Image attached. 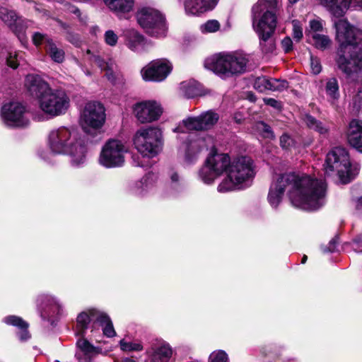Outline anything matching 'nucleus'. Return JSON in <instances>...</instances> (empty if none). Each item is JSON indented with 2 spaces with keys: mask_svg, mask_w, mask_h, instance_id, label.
Here are the masks:
<instances>
[{
  "mask_svg": "<svg viewBox=\"0 0 362 362\" xmlns=\"http://www.w3.org/2000/svg\"><path fill=\"white\" fill-rule=\"evenodd\" d=\"M304 122L311 129L315 130L320 134H325L328 132V128L326 125L321 122L316 120L310 115H305L304 117Z\"/></svg>",
  "mask_w": 362,
  "mask_h": 362,
  "instance_id": "4c0bfd02",
  "label": "nucleus"
},
{
  "mask_svg": "<svg viewBox=\"0 0 362 362\" xmlns=\"http://www.w3.org/2000/svg\"><path fill=\"white\" fill-rule=\"evenodd\" d=\"M76 333L81 337L76 344L75 357L77 362H93V358L102 352L101 348L93 345L87 337V332L82 334L76 329Z\"/></svg>",
  "mask_w": 362,
  "mask_h": 362,
  "instance_id": "6ab92c4d",
  "label": "nucleus"
},
{
  "mask_svg": "<svg viewBox=\"0 0 362 362\" xmlns=\"http://www.w3.org/2000/svg\"><path fill=\"white\" fill-rule=\"evenodd\" d=\"M254 88L259 92L267 90L281 91L288 88V82L285 80L260 76L255 80Z\"/></svg>",
  "mask_w": 362,
  "mask_h": 362,
  "instance_id": "b1692460",
  "label": "nucleus"
},
{
  "mask_svg": "<svg viewBox=\"0 0 362 362\" xmlns=\"http://www.w3.org/2000/svg\"><path fill=\"white\" fill-rule=\"evenodd\" d=\"M47 40L51 39L47 35L42 34L40 33L37 32L33 35V42L36 46L45 43V45L46 47Z\"/></svg>",
  "mask_w": 362,
  "mask_h": 362,
  "instance_id": "3c124183",
  "label": "nucleus"
},
{
  "mask_svg": "<svg viewBox=\"0 0 362 362\" xmlns=\"http://www.w3.org/2000/svg\"><path fill=\"white\" fill-rule=\"evenodd\" d=\"M173 352V349L168 342L158 341L148 350L146 362H169Z\"/></svg>",
  "mask_w": 362,
  "mask_h": 362,
  "instance_id": "412c9836",
  "label": "nucleus"
},
{
  "mask_svg": "<svg viewBox=\"0 0 362 362\" xmlns=\"http://www.w3.org/2000/svg\"><path fill=\"white\" fill-rule=\"evenodd\" d=\"M69 40L70 42H71L72 43L76 44V45H77V43H78V40L74 41V40H71V39H69Z\"/></svg>",
  "mask_w": 362,
  "mask_h": 362,
  "instance_id": "69168bd1",
  "label": "nucleus"
},
{
  "mask_svg": "<svg viewBox=\"0 0 362 362\" xmlns=\"http://www.w3.org/2000/svg\"><path fill=\"white\" fill-rule=\"evenodd\" d=\"M180 88L187 98H194L199 95V89L195 82H183Z\"/></svg>",
  "mask_w": 362,
  "mask_h": 362,
  "instance_id": "a19ab883",
  "label": "nucleus"
},
{
  "mask_svg": "<svg viewBox=\"0 0 362 362\" xmlns=\"http://www.w3.org/2000/svg\"><path fill=\"white\" fill-rule=\"evenodd\" d=\"M38 301L45 304L41 310L42 318L52 320L62 315V306L54 298L48 295H43L39 297Z\"/></svg>",
  "mask_w": 362,
  "mask_h": 362,
  "instance_id": "4be33fe9",
  "label": "nucleus"
},
{
  "mask_svg": "<svg viewBox=\"0 0 362 362\" xmlns=\"http://www.w3.org/2000/svg\"><path fill=\"white\" fill-rule=\"evenodd\" d=\"M101 327L104 336L111 338L116 335L112 322L105 313L95 309H90L81 312L76 319V329L82 334L90 329V334L88 335L90 339L100 341Z\"/></svg>",
  "mask_w": 362,
  "mask_h": 362,
  "instance_id": "39448f33",
  "label": "nucleus"
},
{
  "mask_svg": "<svg viewBox=\"0 0 362 362\" xmlns=\"http://www.w3.org/2000/svg\"><path fill=\"white\" fill-rule=\"evenodd\" d=\"M213 145V138L207 136L206 138H197L191 140L185 147V159L186 163H191L196 158L197 155L203 149L208 148Z\"/></svg>",
  "mask_w": 362,
  "mask_h": 362,
  "instance_id": "5701e85b",
  "label": "nucleus"
},
{
  "mask_svg": "<svg viewBox=\"0 0 362 362\" xmlns=\"http://www.w3.org/2000/svg\"><path fill=\"white\" fill-rule=\"evenodd\" d=\"M173 69L172 64L166 59L153 60L141 70L142 78L146 81L160 82L165 80Z\"/></svg>",
  "mask_w": 362,
  "mask_h": 362,
  "instance_id": "f3484780",
  "label": "nucleus"
},
{
  "mask_svg": "<svg viewBox=\"0 0 362 362\" xmlns=\"http://www.w3.org/2000/svg\"><path fill=\"white\" fill-rule=\"evenodd\" d=\"M351 248L356 252H362V235L356 238L351 243Z\"/></svg>",
  "mask_w": 362,
  "mask_h": 362,
  "instance_id": "5fc2aeb1",
  "label": "nucleus"
},
{
  "mask_svg": "<svg viewBox=\"0 0 362 362\" xmlns=\"http://www.w3.org/2000/svg\"><path fill=\"white\" fill-rule=\"evenodd\" d=\"M298 0H289V2L291 3V4H295L298 1Z\"/></svg>",
  "mask_w": 362,
  "mask_h": 362,
  "instance_id": "338daca9",
  "label": "nucleus"
},
{
  "mask_svg": "<svg viewBox=\"0 0 362 362\" xmlns=\"http://www.w3.org/2000/svg\"><path fill=\"white\" fill-rule=\"evenodd\" d=\"M278 2L279 0H259L252 8L254 20H257V15L261 13L264 14L267 12H271L276 17L274 10L277 7Z\"/></svg>",
  "mask_w": 362,
  "mask_h": 362,
  "instance_id": "f704fd0d",
  "label": "nucleus"
},
{
  "mask_svg": "<svg viewBox=\"0 0 362 362\" xmlns=\"http://www.w3.org/2000/svg\"><path fill=\"white\" fill-rule=\"evenodd\" d=\"M220 28L219 23L216 20H210L201 26L203 33H214Z\"/></svg>",
  "mask_w": 362,
  "mask_h": 362,
  "instance_id": "8fccbe9b",
  "label": "nucleus"
},
{
  "mask_svg": "<svg viewBox=\"0 0 362 362\" xmlns=\"http://www.w3.org/2000/svg\"><path fill=\"white\" fill-rule=\"evenodd\" d=\"M231 158L227 153H211L199 171L200 178L206 184L212 183L224 172L226 173Z\"/></svg>",
  "mask_w": 362,
  "mask_h": 362,
  "instance_id": "f8f14e48",
  "label": "nucleus"
},
{
  "mask_svg": "<svg viewBox=\"0 0 362 362\" xmlns=\"http://www.w3.org/2000/svg\"><path fill=\"white\" fill-rule=\"evenodd\" d=\"M248 59L239 52H221L207 58L204 66L221 78L241 74L246 71Z\"/></svg>",
  "mask_w": 362,
  "mask_h": 362,
  "instance_id": "423d86ee",
  "label": "nucleus"
},
{
  "mask_svg": "<svg viewBox=\"0 0 362 362\" xmlns=\"http://www.w3.org/2000/svg\"><path fill=\"white\" fill-rule=\"evenodd\" d=\"M254 131L266 139H274V134L271 127L263 122H257L254 125Z\"/></svg>",
  "mask_w": 362,
  "mask_h": 362,
  "instance_id": "ea45409f",
  "label": "nucleus"
},
{
  "mask_svg": "<svg viewBox=\"0 0 362 362\" xmlns=\"http://www.w3.org/2000/svg\"><path fill=\"white\" fill-rule=\"evenodd\" d=\"M127 152L126 146L118 140H109L102 148L99 156V163L105 168H112L123 165L124 155Z\"/></svg>",
  "mask_w": 362,
  "mask_h": 362,
  "instance_id": "4468645a",
  "label": "nucleus"
},
{
  "mask_svg": "<svg viewBox=\"0 0 362 362\" xmlns=\"http://www.w3.org/2000/svg\"><path fill=\"white\" fill-rule=\"evenodd\" d=\"M106 119L105 110L98 102L86 104L81 114V124L88 135L95 137L101 134Z\"/></svg>",
  "mask_w": 362,
  "mask_h": 362,
  "instance_id": "9d476101",
  "label": "nucleus"
},
{
  "mask_svg": "<svg viewBox=\"0 0 362 362\" xmlns=\"http://www.w3.org/2000/svg\"><path fill=\"white\" fill-rule=\"evenodd\" d=\"M350 106L355 111H362V86L359 87L357 91L354 93L350 101Z\"/></svg>",
  "mask_w": 362,
  "mask_h": 362,
  "instance_id": "a18cd8bd",
  "label": "nucleus"
},
{
  "mask_svg": "<svg viewBox=\"0 0 362 362\" xmlns=\"http://www.w3.org/2000/svg\"><path fill=\"white\" fill-rule=\"evenodd\" d=\"M310 37L313 41V45L320 50L329 49L332 45V40L327 35L314 33Z\"/></svg>",
  "mask_w": 362,
  "mask_h": 362,
  "instance_id": "e433bc0d",
  "label": "nucleus"
},
{
  "mask_svg": "<svg viewBox=\"0 0 362 362\" xmlns=\"http://www.w3.org/2000/svg\"><path fill=\"white\" fill-rule=\"evenodd\" d=\"M105 5L119 18L130 12L134 6V0H103Z\"/></svg>",
  "mask_w": 362,
  "mask_h": 362,
  "instance_id": "c756f323",
  "label": "nucleus"
},
{
  "mask_svg": "<svg viewBox=\"0 0 362 362\" xmlns=\"http://www.w3.org/2000/svg\"><path fill=\"white\" fill-rule=\"evenodd\" d=\"M293 37L298 41L303 37L302 28L300 26L298 21H293Z\"/></svg>",
  "mask_w": 362,
  "mask_h": 362,
  "instance_id": "864d4df0",
  "label": "nucleus"
},
{
  "mask_svg": "<svg viewBox=\"0 0 362 362\" xmlns=\"http://www.w3.org/2000/svg\"><path fill=\"white\" fill-rule=\"evenodd\" d=\"M157 180L158 177L155 174L148 173L135 184L132 189L133 192L140 197L153 193L156 190Z\"/></svg>",
  "mask_w": 362,
  "mask_h": 362,
  "instance_id": "393cba45",
  "label": "nucleus"
},
{
  "mask_svg": "<svg viewBox=\"0 0 362 362\" xmlns=\"http://www.w3.org/2000/svg\"><path fill=\"white\" fill-rule=\"evenodd\" d=\"M201 124L203 130H208L212 128L218 121L219 115L218 113L208 110L199 115Z\"/></svg>",
  "mask_w": 362,
  "mask_h": 362,
  "instance_id": "c9c22d12",
  "label": "nucleus"
},
{
  "mask_svg": "<svg viewBox=\"0 0 362 362\" xmlns=\"http://www.w3.org/2000/svg\"><path fill=\"white\" fill-rule=\"evenodd\" d=\"M103 39L107 45L114 47L118 43L119 36L113 30L110 29L105 32Z\"/></svg>",
  "mask_w": 362,
  "mask_h": 362,
  "instance_id": "49530a36",
  "label": "nucleus"
},
{
  "mask_svg": "<svg viewBox=\"0 0 362 362\" xmlns=\"http://www.w3.org/2000/svg\"><path fill=\"white\" fill-rule=\"evenodd\" d=\"M281 46L285 52H289L293 48V42L288 37H285L281 41Z\"/></svg>",
  "mask_w": 362,
  "mask_h": 362,
  "instance_id": "6e6d98bb",
  "label": "nucleus"
},
{
  "mask_svg": "<svg viewBox=\"0 0 362 362\" xmlns=\"http://www.w3.org/2000/svg\"><path fill=\"white\" fill-rule=\"evenodd\" d=\"M0 18L16 34L18 37L22 41V37L20 33L21 30H18L17 28L20 24V20L16 13L13 11H9L6 8L0 7Z\"/></svg>",
  "mask_w": 362,
  "mask_h": 362,
  "instance_id": "7c9ffc66",
  "label": "nucleus"
},
{
  "mask_svg": "<svg viewBox=\"0 0 362 362\" xmlns=\"http://www.w3.org/2000/svg\"><path fill=\"white\" fill-rule=\"evenodd\" d=\"M4 322L7 325L15 326L19 329L18 336L21 341H25L30 338V334L28 331V324L22 318L10 315L4 319Z\"/></svg>",
  "mask_w": 362,
  "mask_h": 362,
  "instance_id": "2f4dec72",
  "label": "nucleus"
},
{
  "mask_svg": "<svg viewBox=\"0 0 362 362\" xmlns=\"http://www.w3.org/2000/svg\"><path fill=\"white\" fill-rule=\"evenodd\" d=\"M335 248H336V240L334 239H332V240H330V242L329 243V246L322 247V250L324 252H332L335 250Z\"/></svg>",
  "mask_w": 362,
  "mask_h": 362,
  "instance_id": "bf43d9fd",
  "label": "nucleus"
},
{
  "mask_svg": "<svg viewBox=\"0 0 362 362\" xmlns=\"http://www.w3.org/2000/svg\"><path fill=\"white\" fill-rule=\"evenodd\" d=\"M286 191L291 204L302 210L316 211L326 202V182L308 175L284 173L273 178L268 194V201L276 208Z\"/></svg>",
  "mask_w": 362,
  "mask_h": 362,
  "instance_id": "f257e3e1",
  "label": "nucleus"
},
{
  "mask_svg": "<svg viewBox=\"0 0 362 362\" xmlns=\"http://www.w3.org/2000/svg\"><path fill=\"white\" fill-rule=\"evenodd\" d=\"M127 46L132 51L141 52L146 49L147 40L138 31L131 29L124 33Z\"/></svg>",
  "mask_w": 362,
  "mask_h": 362,
  "instance_id": "bb28decb",
  "label": "nucleus"
},
{
  "mask_svg": "<svg viewBox=\"0 0 362 362\" xmlns=\"http://www.w3.org/2000/svg\"><path fill=\"white\" fill-rule=\"evenodd\" d=\"M335 40L338 44L336 64L348 83L362 82V30L346 19L333 21Z\"/></svg>",
  "mask_w": 362,
  "mask_h": 362,
  "instance_id": "f03ea898",
  "label": "nucleus"
},
{
  "mask_svg": "<svg viewBox=\"0 0 362 362\" xmlns=\"http://www.w3.org/2000/svg\"><path fill=\"white\" fill-rule=\"evenodd\" d=\"M334 18L342 17L349 8L362 10V0H317Z\"/></svg>",
  "mask_w": 362,
  "mask_h": 362,
  "instance_id": "a211bd4d",
  "label": "nucleus"
},
{
  "mask_svg": "<svg viewBox=\"0 0 362 362\" xmlns=\"http://www.w3.org/2000/svg\"><path fill=\"white\" fill-rule=\"evenodd\" d=\"M25 86L29 95L37 100V103L52 89L46 81L35 74L26 76Z\"/></svg>",
  "mask_w": 362,
  "mask_h": 362,
  "instance_id": "aec40b11",
  "label": "nucleus"
},
{
  "mask_svg": "<svg viewBox=\"0 0 362 362\" xmlns=\"http://www.w3.org/2000/svg\"><path fill=\"white\" fill-rule=\"evenodd\" d=\"M170 177L173 183H176L180 181V177L176 171L171 170L169 172Z\"/></svg>",
  "mask_w": 362,
  "mask_h": 362,
  "instance_id": "052dcab7",
  "label": "nucleus"
},
{
  "mask_svg": "<svg viewBox=\"0 0 362 362\" xmlns=\"http://www.w3.org/2000/svg\"><path fill=\"white\" fill-rule=\"evenodd\" d=\"M280 146L284 149H291L296 145L294 139L288 134H283L279 139Z\"/></svg>",
  "mask_w": 362,
  "mask_h": 362,
  "instance_id": "09e8293b",
  "label": "nucleus"
},
{
  "mask_svg": "<svg viewBox=\"0 0 362 362\" xmlns=\"http://www.w3.org/2000/svg\"><path fill=\"white\" fill-rule=\"evenodd\" d=\"M350 159L348 152L342 148H335L327 155L324 165L327 176L337 175L342 184L349 183L351 179Z\"/></svg>",
  "mask_w": 362,
  "mask_h": 362,
  "instance_id": "6e6552de",
  "label": "nucleus"
},
{
  "mask_svg": "<svg viewBox=\"0 0 362 362\" xmlns=\"http://www.w3.org/2000/svg\"><path fill=\"white\" fill-rule=\"evenodd\" d=\"M69 98L65 92L52 88L37 104L45 114L57 117L66 112L69 107Z\"/></svg>",
  "mask_w": 362,
  "mask_h": 362,
  "instance_id": "ddd939ff",
  "label": "nucleus"
},
{
  "mask_svg": "<svg viewBox=\"0 0 362 362\" xmlns=\"http://www.w3.org/2000/svg\"><path fill=\"white\" fill-rule=\"evenodd\" d=\"M253 160L247 156H238L231 159L226 177L218 186L221 193L243 189L255 177Z\"/></svg>",
  "mask_w": 362,
  "mask_h": 362,
  "instance_id": "20e7f679",
  "label": "nucleus"
},
{
  "mask_svg": "<svg viewBox=\"0 0 362 362\" xmlns=\"http://www.w3.org/2000/svg\"><path fill=\"white\" fill-rule=\"evenodd\" d=\"M48 145L55 153L69 155L73 166L79 167L86 161L88 147L74 129L61 127L52 130Z\"/></svg>",
  "mask_w": 362,
  "mask_h": 362,
  "instance_id": "7ed1b4c3",
  "label": "nucleus"
},
{
  "mask_svg": "<svg viewBox=\"0 0 362 362\" xmlns=\"http://www.w3.org/2000/svg\"><path fill=\"white\" fill-rule=\"evenodd\" d=\"M120 362H136V361L131 358H125L122 359Z\"/></svg>",
  "mask_w": 362,
  "mask_h": 362,
  "instance_id": "e2e57ef3",
  "label": "nucleus"
},
{
  "mask_svg": "<svg viewBox=\"0 0 362 362\" xmlns=\"http://www.w3.org/2000/svg\"><path fill=\"white\" fill-rule=\"evenodd\" d=\"M356 209H359L362 206V196L353 198Z\"/></svg>",
  "mask_w": 362,
  "mask_h": 362,
  "instance_id": "680f3d73",
  "label": "nucleus"
},
{
  "mask_svg": "<svg viewBox=\"0 0 362 362\" xmlns=\"http://www.w3.org/2000/svg\"><path fill=\"white\" fill-rule=\"evenodd\" d=\"M218 0H185V9L189 15H199L212 9Z\"/></svg>",
  "mask_w": 362,
  "mask_h": 362,
  "instance_id": "a878e982",
  "label": "nucleus"
},
{
  "mask_svg": "<svg viewBox=\"0 0 362 362\" xmlns=\"http://www.w3.org/2000/svg\"><path fill=\"white\" fill-rule=\"evenodd\" d=\"M310 69L313 74H318L322 71V65L317 57L310 56Z\"/></svg>",
  "mask_w": 362,
  "mask_h": 362,
  "instance_id": "603ef678",
  "label": "nucleus"
},
{
  "mask_svg": "<svg viewBox=\"0 0 362 362\" xmlns=\"http://www.w3.org/2000/svg\"><path fill=\"white\" fill-rule=\"evenodd\" d=\"M185 131H203L199 115L197 117H189L183 119L174 129L176 132H185Z\"/></svg>",
  "mask_w": 362,
  "mask_h": 362,
  "instance_id": "473e14b6",
  "label": "nucleus"
},
{
  "mask_svg": "<svg viewBox=\"0 0 362 362\" xmlns=\"http://www.w3.org/2000/svg\"><path fill=\"white\" fill-rule=\"evenodd\" d=\"M119 346L123 351H140L143 349V346L140 342L127 341L124 339L120 340Z\"/></svg>",
  "mask_w": 362,
  "mask_h": 362,
  "instance_id": "c03bdc74",
  "label": "nucleus"
},
{
  "mask_svg": "<svg viewBox=\"0 0 362 362\" xmlns=\"http://www.w3.org/2000/svg\"><path fill=\"white\" fill-rule=\"evenodd\" d=\"M1 117L7 126L25 127L30 124L25 107L19 102H10L1 108Z\"/></svg>",
  "mask_w": 362,
  "mask_h": 362,
  "instance_id": "2eb2a0df",
  "label": "nucleus"
},
{
  "mask_svg": "<svg viewBox=\"0 0 362 362\" xmlns=\"http://www.w3.org/2000/svg\"><path fill=\"white\" fill-rule=\"evenodd\" d=\"M325 22L320 17H315L310 20L309 26L306 28L305 33L308 37L313 36L314 33L322 32Z\"/></svg>",
  "mask_w": 362,
  "mask_h": 362,
  "instance_id": "58836bf2",
  "label": "nucleus"
},
{
  "mask_svg": "<svg viewBox=\"0 0 362 362\" xmlns=\"http://www.w3.org/2000/svg\"><path fill=\"white\" fill-rule=\"evenodd\" d=\"M133 164L135 166H140V167H147L148 165V163H146V162L140 158L139 156H134L133 157Z\"/></svg>",
  "mask_w": 362,
  "mask_h": 362,
  "instance_id": "13d9d810",
  "label": "nucleus"
},
{
  "mask_svg": "<svg viewBox=\"0 0 362 362\" xmlns=\"http://www.w3.org/2000/svg\"><path fill=\"white\" fill-rule=\"evenodd\" d=\"M276 27V18L267 12L258 19L253 21V28L259 40V47L263 53H272L276 49L273 34Z\"/></svg>",
  "mask_w": 362,
  "mask_h": 362,
  "instance_id": "9b49d317",
  "label": "nucleus"
},
{
  "mask_svg": "<svg viewBox=\"0 0 362 362\" xmlns=\"http://www.w3.org/2000/svg\"><path fill=\"white\" fill-rule=\"evenodd\" d=\"M136 18L139 25L148 35L154 37L166 35L165 19L158 10L152 7H142L138 9Z\"/></svg>",
  "mask_w": 362,
  "mask_h": 362,
  "instance_id": "1a4fd4ad",
  "label": "nucleus"
},
{
  "mask_svg": "<svg viewBox=\"0 0 362 362\" xmlns=\"http://www.w3.org/2000/svg\"><path fill=\"white\" fill-rule=\"evenodd\" d=\"M45 51L50 59L56 63L61 64L65 59L64 49L59 47L52 40H47Z\"/></svg>",
  "mask_w": 362,
  "mask_h": 362,
  "instance_id": "72a5a7b5",
  "label": "nucleus"
},
{
  "mask_svg": "<svg viewBox=\"0 0 362 362\" xmlns=\"http://www.w3.org/2000/svg\"><path fill=\"white\" fill-rule=\"evenodd\" d=\"M95 62L101 70L105 71V76L107 80L111 83H115L119 76V72L115 63L112 59L105 61L100 57H95Z\"/></svg>",
  "mask_w": 362,
  "mask_h": 362,
  "instance_id": "c85d7f7f",
  "label": "nucleus"
},
{
  "mask_svg": "<svg viewBox=\"0 0 362 362\" xmlns=\"http://www.w3.org/2000/svg\"><path fill=\"white\" fill-rule=\"evenodd\" d=\"M326 93L332 99H337L339 96V84L337 78L328 79L325 86Z\"/></svg>",
  "mask_w": 362,
  "mask_h": 362,
  "instance_id": "79ce46f5",
  "label": "nucleus"
},
{
  "mask_svg": "<svg viewBox=\"0 0 362 362\" xmlns=\"http://www.w3.org/2000/svg\"><path fill=\"white\" fill-rule=\"evenodd\" d=\"M264 102L265 104L271 107H273L276 109H280L281 107V103L274 98H264Z\"/></svg>",
  "mask_w": 362,
  "mask_h": 362,
  "instance_id": "4d7b16f0",
  "label": "nucleus"
},
{
  "mask_svg": "<svg viewBox=\"0 0 362 362\" xmlns=\"http://www.w3.org/2000/svg\"><path fill=\"white\" fill-rule=\"evenodd\" d=\"M347 138L349 144L362 152V121L353 119L349 126Z\"/></svg>",
  "mask_w": 362,
  "mask_h": 362,
  "instance_id": "cd10ccee",
  "label": "nucleus"
},
{
  "mask_svg": "<svg viewBox=\"0 0 362 362\" xmlns=\"http://www.w3.org/2000/svg\"><path fill=\"white\" fill-rule=\"evenodd\" d=\"M161 105L156 100H144L136 103L133 112L141 124L151 123L157 121L163 114Z\"/></svg>",
  "mask_w": 362,
  "mask_h": 362,
  "instance_id": "dca6fc26",
  "label": "nucleus"
},
{
  "mask_svg": "<svg viewBox=\"0 0 362 362\" xmlns=\"http://www.w3.org/2000/svg\"><path fill=\"white\" fill-rule=\"evenodd\" d=\"M134 144L143 158L155 157L162 149L161 129L154 127L141 128L134 136Z\"/></svg>",
  "mask_w": 362,
  "mask_h": 362,
  "instance_id": "0eeeda50",
  "label": "nucleus"
},
{
  "mask_svg": "<svg viewBox=\"0 0 362 362\" xmlns=\"http://www.w3.org/2000/svg\"><path fill=\"white\" fill-rule=\"evenodd\" d=\"M209 362H229V358L225 351L216 350L209 355Z\"/></svg>",
  "mask_w": 362,
  "mask_h": 362,
  "instance_id": "de8ad7c7",
  "label": "nucleus"
},
{
  "mask_svg": "<svg viewBox=\"0 0 362 362\" xmlns=\"http://www.w3.org/2000/svg\"><path fill=\"white\" fill-rule=\"evenodd\" d=\"M307 258H308V257H307V256H306V255H304V256L303 257V258H302V261H301L302 264H304V263L306 262Z\"/></svg>",
  "mask_w": 362,
  "mask_h": 362,
  "instance_id": "0e129e2a",
  "label": "nucleus"
},
{
  "mask_svg": "<svg viewBox=\"0 0 362 362\" xmlns=\"http://www.w3.org/2000/svg\"><path fill=\"white\" fill-rule=\"evenodd\" d=\"M23 60L22 52H17L16 51H10L6 57V62L8 66L12 69H16Z\"/></svg>",
  "mask_w": 362,
  "mask_h": 362,
  "instance_id": "37998d69",
  "label": "nucleus"
}]
</instances>
